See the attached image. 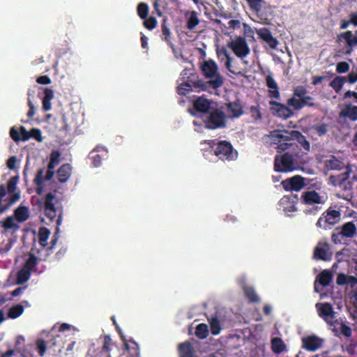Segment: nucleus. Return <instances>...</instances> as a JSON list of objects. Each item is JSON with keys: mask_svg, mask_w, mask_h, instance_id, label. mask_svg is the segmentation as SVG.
<instances>
[{"mask_svg": "<svg viewBox=\"0 0 357 357\" xmlns=\"http://www.w3.org/2000/svg\"><path fill=\"white\" fill-rule=\"evenodd\" d=\"M301 203L305 206H312L311 208H305L303 213L305 215H316L321 210V207L319 204H324L325 199L323 195H321L314 190L304 191L301 193Z\"/></svg>", "mask_w": 357, "mask_h": 357, "instance_id": "f257e3e1", "label": "nucleus"}, {"mask_svg": "<svg viewBox=\"0 0 357 357\" xmlns=\"http://www.w3.org/2000/svg\"><path fill=\"white\" fill-rule=\"evenodd\" d=\"M342 213L330 206L324 211L319 218L316 227L324 230L331 229L341 221Z\"/></svg>", "mask_w": 357, "mask_h": 357, "instance_id": "f03ea898", "label": "nucleus"}, {"mask_svg": "<svg viewBox=\"0 0 357 357\" xmlns=\"http://www.w3.org/2000/svg\"><path fill=\"white\" fill-rule=\"evenodd\" d=\"M292 130H273L270 132L268 137L271 144L278 145V151L282 152L293 145L289 142L292 140Z\"/></svg>", "mask_w": 357, "mask_h": 357, "instance_id": "7ed1b4c3", "label": "nucleus"}, {"mask_svg": "<svg viewBox=\"0 0 357 357\" xmlns=\"http://www.w3.org/2000/svg\"><path fill=\"white\" fill-rule=\"evenodd\" d=\"M205 128L215 130L226 127V114L220 109L215 108L206 114L202 119Z\"/></svg>", "mask_w": 357, "mask_h": 357, "instance_id": "20e7f679", "label": "nucleus"}, {"mask_svg": "<svg viewBox=\"0 0 357 357\" xmlns=\"http://www.w3.org/2000/svg\"><path fill=\"white\" fill-rule=\"evenodd\" d=\"M356 234L357 227L354 222H347L333 230L331 241L335 245H340L343 239L353 238Z\"/></svg>", "mask_w": 357, "mask_h": 357, "instance_id": "39448f33", "label": "nucleus"}, {"mask_svg": "<svg viewBox=\"0 0 357 357\" xmlns=\"http://www.w3.org/2000/svg\"><path fill=\"white\" fill-rule=\"evenodd\" d=\"M273 169L277 172H289L295 170L296 164L294 155L289 152L276 155Z\"/></svg>", "mask_w": 357, "mask_h": 357, "instance_id": "423d86ee", "label": "nucleus"}, {"mask_svg": "<svg viewBox=\"0 0 357 357\" xmlns=\"http://www.w3.org/2000/svg\"><path fill=\"white\" fill-rule=\"evenodd\" d=\"M54 199L55 195L52 192L47 193L45 197L43 210L45 215L50 219V222L56 219V224L59 227L62 222V212H58L54 203Z\"/></svg>", "mask_w": 357, "mask_h": 357, "instance_id": "0eeeda50", "label": "nucleus"}, {"mask_svg": "<svg viewBox=\"0 0 357 357\" xmlns=\"http://www.w3.org/2000/svg\"><path fill=\"white\" fill-rule=\"evenodd\" d=\"M214 154L222 160H234L238 155L231 144L227 141H220L217 144Z\"/></svg>", "mask_w": 357, "mask_h": 357, "instance_id": "6e6552de", "label": "nucleus"}, {"mask_svg": "<svg viewBox=\"0 0 357 357\" xmlns=\"http://www.w3.org/2000/svg\"><path fill=\"white\" fill-rule=\"evenodd\" d=\"M343 40L346 43V45L344 47L343 54L345 55H350L354 47L357 46V29L355 31L354 34L351 31H345L344 32L337 35V42L340 43Z\"/></svg>", "mask_w": 357, "mask_h": 357, "instance_id": "1a4fd4ad", "label": "nucleus"}, {"mask_svg": "<svg viewBox=\"0 0 357 357\" xmlns=\"http://www.w3.org/2000/svg\"><path fill=\"white\" fill-rule=\"evenodd\" d=\"M227 46L232 50L234 54L240 59L247 56L250 52V47L244 38L238 36L234 40L227 43Z\"/></svg>", "mask_w": 357, "mask_h": 357, "instance_id": "9d476101", "label": "nucleus"}, {"mask_svg": "<svg viewBox=\"0 0 357 357\" xmlns=\"http://www.w3.org/2000/svg\"><path fill=\"white\" fill-rule=\"evenodd\" d=\"M305 178L301 175L296 174L282 181V187L286 191H301L305 185Z\"/></svg>", "mask_w": 357, "mask_h": 357, "instance_id": "9b49d317", "label": "nucleus"}, {"mask_svg": "<svg viewBox=\"0 0 357 357\" xmlns=\"http://www.w3.org/2000/svg\"><path fill=\"white\" fill-rule=\"evenodd\" d=\"M328 321L326 323L329 325L330 329L334 333L335 335L338 336L341 333L346 337L351 336L352 331L349 326H346L344 324L335 318L330 319V320Z\"/></svg>", "mask_w": 357, "mask_h": 357, "instance_id": "f8f14e48", "label": "nucleus"}, {"mask_svg": "<svg viewBox=\"0 0 357 357\" xmlns=\"http://www.w3.org/2000/svg\"><path fill=\"white\" fill-rule=\"evenodd\" d=\"M44 174V169L40 168L38 169L34 180L33 183L36 185V192L38 195H41L43 187H44V181H50L52 179L54 174V169H49L47 167V170L46 172L45 176Z\"/></svg>", "mask_w": 357, "mask_h": 357, "instance_id": "ddd939ff", "label": "nucleus"}, {"mask_svg": "<svg viewBox=\"0 0 357 357\" xmlns=\"http://www.w3.org/2000/svg\"><path fill=\"white\" fill-rule=\"evenodd\" d=\"M301 348L308 351H316L321 348L323 340L317 335H312L301 338Z\"/></svg>", "mask_w": 357, "mask_h": 357, "instance_id": "4468645a", "label": "nucleus"}, {"mask_svg": "<svg viewBox=\"0 0 357 357\" xmlns=\"http://www.w3.org/2000/svg\"><path fill=\"white\" fill-rule=\"evenodd\" d=\"M223 84V79L221 76H217L215 79L204 82L202 79H198L193 82V85L195 88H199L202 91H206L208 88L211 87L217 89L222 86Z\"/></svg>", "mask_w": 357, "mask_h": 357, "instance_id": "2eb2a0df", "label": "nucleus"}, {"mask_svg": "<svg viewBox=\"0 0 357 357\" xmlns=\"http://www.w3.org/2000/svg\"><path fill=\"white\" fill-rule=\"evenodd\" d=\"M257 34L259 38L265 42L270 48H277L279 42L277 38H274L268 28L262 27L257 29Z\"/></svg>", "mask_w": 357, "mask_h": 357, "instance_id": "dca6fc26", "label": "nucleus"}, {"mask_svg": "<svg viewBox=\"0 0 357 357\" xmlns=\"http://www.w3.org/2000/svg\"><path fill=\"white\" fill-rule=\"evenodd\" d=\"M287 105L292 107L296 110H299L305 106L314 107L315 103L312 97L306 95L302 99L296 98L288 99Z\"/></svg>", "mask_w": 357, "mask_h": 357, "instance_id": "f3484780", "label": "nucleus"}, {"mask_svg": "<svg viewBox=\"0 0 357 357\" xmlns=\"http://www.w3.org/2000/svg\"><path fill=\"white\" fill-rule=\"evenodd\" d=\"M218 65L217 63L213 61H206L202 64V73L205 76V77L213 79H215L217 76H221L218 72Z\"/></svg>", "mask_w": 357, "mask_h": 357, "instance_id": "a211bd4d", "label": "nucleus"}, {"mask_svg": "<svg viewBox=\"0 0 357 357\" xmlns=\"http://www.w3.org/2000/svg\"><path fill=\"white\" fill-rule=\"evenodd\" d=\"M340 119H348L352 122L357 121V106L345 105L339 114Z\"/></svg>", "mask_w": 357, "mask_h": 357, "instance_id": "6ab92c4d", "label": "nucleus"}, {"mask_svg": "<svg viewBox=\"0 0 357 357\" xmlns=\"http://www.w3.org/2000/svg\"><path fill=\"white\" fill-rule=\"evenodd\" d=\"M270 105L272 106L271 108L276 112L277 115L284 119L290 118L294 114L293 111L287 106L278 102L272 100L270 102Z\"/></svg>", "mask_w": 357, "mask_h": 357, "instance_id": "aec40b11", "label": "nucleus"}, {"mask_svg": "<svg viewBox=\"0 0 357 357\" xmlns=\"http://www.w3.org/2000/svg\"><path fill=\"white\" fill-rule=\"evenodd\" d=\"M319 315L324 319L325 321H328L330 319L335 318V312L330 303H325L317 305Z\"/></svg>", "mask_w": 357, "mask_h": 357, "instance_id": "412c9836", "label": "nucleus"}, {"mask_svg": "<svg viewBox=\"0 0 357 357\" xmlns=\"http://www.w3.org/2000/svg\"><path fill=\"white\" fill-rule=\"evenodd\" d=\"M294 199H298V196L296 195L294 197L289 195L283 196L280 204L284 211L294 212L297 211L296 202Z\"/></svg>", "mask_w": 357, "mask_h": 357, "instance_id": "4be33fe9", "label": "nucleus"}, {"mask_svg": "<svg viewBox=\"0 0 357 357\" xmlns=\"http://www.w3.org/2000/svg\"><path fill=\"white\" fill-rule=\"evenodd\" d=\"M211 105V102L204 97H199L193 102L194 109L204 115L210 111Z\"/></svg>", "mask_w": 357, "mask_h": 357, "instance_id": "5701e85b", "label": "nucleus"}, {"mask_svg": "<svg viewBox=\"0 0 357 357\" xmlns=\"http://www.w3.org/2000/svg\"><path fill=\"white\" fill-rule=\"evenodd\" d=\"M105 149L102 146H97L89 153V159L92 161L94 167H100L102 159L105 154Z\"/></svg>", "mask_w": 357, "mask_h": 357, "instance_id": "b1692460", "label": "nucleus"}, {"mask_svg": "<svg viewBox=\"0 0 357 357\" xmlns=\"http://www.w3.org/2000/svg\"><path fill=\"white\" fill-rule=\"evenodd\" d=\"M324 165L328 170H342L344 167L342 160L336 158L334 155L328 156L324 162Z\"/></svg>", "mask_w": 357, "mask_h": 357, "instance_id": "393cba45", "label": "nucleus"}, {"mask_svg": "<svg viewBox=\"0 0 357 357\" xmlns=\"http://www.w3.org/2000/svg\"><path fill=\"white\" fill-rule=\"evenodd\" d=\"M220 54L223 55L225 58V66L227 69V70L235 75H242V73L241 70H237L235 69L232 66V62L234 61L233 58L230 56L229 52H227V49L225 47H222L220 49Z\"/></svg>", "mask_w": 357, "mask_h": 357, "instance_id": "a878e982", "label": "nucleus"}, {"mask_svg": "<svg viewBox=\"0 0 357 357\" xmlns=\"http://www.w3.org/2000/svg\"><path fill=\"white\" fill-rule=\"evenodd\" d=\"M227 108L234 119L240 118L243 112L242 104L239 100L229 102L227 104Z\"/></svg>", "mask_w": 357, "mask_h": 357, "instance_id": "bb28decb", "label": "nucleus"}, {"mask_svg": "<svg viewBox=\"0 0 357 357\" xmlns=\"http://www.w3.org/2000/svg\"><path fill=\"white\" fill-rule=\"evenodd\" d=\"M333 275L331 271L328 270L322 271L318 275L317 279L315 280L314 283V290L317 292H319V290L317 287V282L319 281V284L322 287H327L330 284L331 281L332 280Z\"/></svg>", "mask_w": 357, "mask_h": 357, "instance_id": "cd10ccee", "label": "nucleus"}, {"mask_svg": "<svg viewBox=\"0 0 357 357\" xmlns=\"http://www.w3.org/2000/svg\"><path fill=\"white\" fill-rule=\"evenodd\" d=\"M72 172V167L70 164L66 163L62 165L57 171L58 179L60 183L66 182Z\"/></svg>", "mask_w": 357, "mask_h": 357, "instance_id": "c85d7f7f", "label": "nucleus"}, {"mask_svg": "<svg viewBox=\"0 0 357 357\" xmlns=\"http://www.w3.org/2000/svg\"><path fill=\"white\" fill-rule=\"evenodd\" d=\"M54 98V91L50 88L44 89V97L42 100V107L44 111H49L52 108L51 100Z\"/></svg>", "mask_w": 357, "mask_h": 357, "instance_id": "c756f323", "label": "nucleus"}, {"mask_svg": "<svg viewBox=\"0 0 357 357\" xmlns=\"http://www.w3.org/2000/svg\"><path fill=\"white\" fill-rule=\"evenodd\" d=\"M266 86L271 89L272 90L269 91V93L272 98H280V91H279V87L275 82V80L271 77V75H268L266 77Z\"/></svg>", "mask_w": 357, "mask_h": 357, "instance_id": "7c9ffc66", "label": "nucleus"}, {"mask_svg": "<svg viewBox=\"0 0 357 357\" xmlns=\"http://www.w3.org/2000/svg\"><path fill=\"white\" fill-rule=\"evenodd\" d=\"M292 140H296L302 146L304 151H309L310 149V142L306 139L302 132L298 130H292Z\"/></svg>", "mask_w": 357, "mask_h": 357, "instance_id": "2f4dec72", "label": "nucleus"}, {"mask_svg": "<svg viewBox=\"0 0 357 357\" xmlns=\"http://www.w3.org/2000/svg\"><path fill=\"white\" fill-rule=\"evenodd\" d=\"M178 350L180 357H194V350L189 341L180 343Z\"/></svg>", "mask_w": 357, "mask_h": 357, "instance_id": "473e14b6", "label": "nucleus"}, {"mask_svg": "<svg viewBox=\"0 0 357 357\" xmlns=\"http://www.w3.org/2000/svg\"><path fill=\"white\" fill-rule=\"evenodd\" d=\"M271 349L276 354H280L286 349V345L281 337L273 338L271 340Z\"/></svg>", "mask_w": 357, "mask_h": 357, "instance_id": "72a5a7b5", "label": "nucleus"}, {"mask_svg": "<svg viewBox=\"0 0 357 357\" xmlns=\"http://www.w3.org/2000/svg\"><path fill=\"white\" fill-rule=\"evenodd\" d=\"M38 263V257L33 253H30L22 268L31 273V272L36 268Z\"/></svg>", "mask_w": 357, "mask_h": 357, "instance_id": "f704fd0d", "label": "nucleus"}, {"mask_svg": "<svg viewBox=\"0 0 357 357\" xmlns=\"http://www.w3.org/2000/svg\"><path fill=\"white\" fill-rule=\"evenodd\" d=\"M243 292L245 296L252 303H257V302H260V298L252 287L245 286L243 287Z\"/></svg>", "mask_w": 357, "mask_h": 357, "instance_id": "c9c22d12", "label": "nucleus"}, {"mask_svg": "<svg viewBox=\"0 0 357 357\" xmlns=\"http://www.w3.org/2000/svg\"><path fill=\"white\" fill-rule=\"evenodd\" d=\"M15 218L19 222H25L29 218V211L26 206H19L14 212Z\"/></svg>", "mask_w": 357, "mask_h": 357, "instance_id": "e433bc0d", "label": "nucleus"}, {"mask_svg": "<svg viewBox=\"0 0 357 357\" xmlns=\"http://www.w3.org/2000/svg\"><path fill=\"white\" fill-rule=\"evenodd\" d=\"M349 176V172H345L337 175H331L330 181L333 183L334 185H342L346 181L348 180Z\"/></svg>", "mask_w": 357, "mask_h": 357, "instance_id": "4c0bfd02", "label": "nucleus"}, {"mask_svg": "<svg viewBox=\"0 0 357 357\" xmlns=\"http://www.w3.org/2000/svg\"><path fill=\"white\" fill-rule=\"evenodd\" d=\"M50 231L49 229L44 227L39 228L38 241H39V245L41 247L45 248L47 245V241L50 236Z\"/></svg>", "mask_w": 357, "mask_h": 357, "instance_id": "58836bf2", "label": "nucleus"}, {"mask_svg": "<svg viewBox=\"0 0 357 357\" xmlns=\"http://www.w3.org/2000/svg\"><path fill=\"white\" fill-rule=\"evenodd\" d=\"M162 40L167 42V44L172 45V43L171 41V31L167 23L166 20H163L162 22Z\"/></svg>", "mask_w": 357, "mask_h": 357, "instance_id": "ea45409f", "label": "nucleus"}, {"mask_svg": "<svg viewBox=\"0 0 357 357\" xmlns=\"http://www.w3.org/2000/svg\"><path fill=\"white\" fill-rule=\"evenodd\" d=\"M199 22L197 13L195 11H192L187 17L186 28L192 30L199 24Z\"/></svg>", "mask_w": 357, "mask_h": 357, "instance_id": "a19ab883", "label": "nucleus"}, {"mask_svg": "<svg viewBox=\"0 0 357 357\" xmlns=\"http://www.w3.org/2000/svg\"><path fill=\"white\" fill-rule=\"evenodd\" d=\"M328 245L324 244V247L317 246L314 249V256L318 260H327V249Z\"/></svg>", "mask_w": 357, "mask_h": 357, "instance_id": "79ce46f5", "label": "nucleus"}, {"mask_svg": "<svg viewBox=\"0 0 357 357\" xmlns=\"http://www.w3.org/2000/svg\"><path fill=\"white\" fill-rule=\"evenodd\" d=\"M345 82V77L337 76L330 82L329 86H331L336 92H339L342 89Z\"/></svg>", "mask_w": 357, "mask_h": 357, "instance_id": "37998d69", "label": "nucleus"}, {"mask_svg": "<svg viewBox=\"0 0 357 357\" xmlns=\"http://www.w3.org/2000/svg\"><path fill=\"white\" fill-rule=\"evenodd\" d=\"M149 12V7L146 3L139 2L137 8V13L141 20H145L148 17Z\"/></svg>", "mask_w": 357, "mask_h": 357, "instance_id": "c03bdc74", "label": "nucleus"}, {"mask_svg": "<svg viewBox=\"0 0 357 357\" xmlns=\"http://www.w3.org/2000/svg\"><path fill=\"white\" fill-rule=\"evenodd\" d=\"M24 312V307L21 305H16L10 307L8 312V317L11 319L19 317Z\"/></svg>", "mask_w": 357, "mask_h": 357, "instance_id": "a18cd8bd", "label": "nucleus"}, {"mask_svg": "<svg viewBox=\"0 0 357 357\" xmlns=\"http://www.w3.org/2000/svg\"><path fill=\"white\" fill-rule=\"evenodd\" d=\"M61 153L59 151H53L50 154V162L47 167L49 169H54L60 162Z\"/></svg>", "mask_w": 357, "mask_h": 357, "instance_id": "49530a36", "label": "nucleus"}, {"mask_svg": "<svg viewBox=\"0 0 357 357\" xmlns=\"http://www.w3.org/2000/svg\"><path fill=\"white\" fill-rule=\"evenodd\" d=\"M31 273L22 268L17 275V283L18 284H23L26 282L31 277Z\"/></svg>", "mask_w": 357, "mask_h": 357, "instance_id": "de8ad7c7", "label": "nucleus"}, {"mask_svg": "<svg viewBox=\"0 0 357 357\" xmlns=\"http://www.w3.org/2000/svg\"><path fill=\"white\" fill-rule=\"evenodd\" d=\"M211 332L213 335H218L221 331V324L218 317H213L210 321Z\"/></svg>", "mask_w": 357, "mask_h": 357, "instance_id": "09e8293b", "label": "nucleus"}, {"mask_svg": "<svg viewBox=\"0 0 357 357\" xmlns=\"http://www.w3.org/2000/svg\"><path fill=\"white\" fill-rule=\"evenodd\" d=\"M195 335L200 339H204L208 335V328L206 324H201L196 327Z\"/></svg>", "mask_w": 357, "mask_h": 357, "instance_id": "8fccbe9b", "label": "nucleus"}, {"mask_svg": "<svg viewBox=\"0 0 357 357\" xmlns=\"http://www.w3.org/2000/svg\"><path fill=\"white\" fill-rule=\"evenodd\" d=\"M2 227L5 229H19V225L15 223V219L13 216H8L5 218L3 222H2Z\"/></svg>", "mask_w": 357, "mask_h": 357, "instance_id": "3c124183", "label": "nucleus"}, {"mask_svg": "<svg viewBox=\"0 0 357 357\" xmlns=\"http://www.w3.org/2000/svg\"><path fill=\"white\" fill-rule=\"evenodd\" d=\"M250 8L256 13H259L261 10V7L263 5L261 4L264 1L263 0H246Z\"/></svg>", "mask_w": 357, "mask_h": 357, "instance_id": "603ef678", "label": "nucleus"}, {"mask_svg": "<svg viewBox=\"0 0 357 357\" xmlns=\"http://www.w3.org/2000/svg\"><path fill=\"white\" fill-rule=\"evenodd\" d=\"M158 21L154 17H149L143 20V26L149 30H152L157 26Z\"/></svg>", "mask_w": 357, "mask_h": 357, "instance_id": "864d4df0", "label": "nucleus"}, {"mask_svg": "<svg viewBox=\"0 0 357 357\" xmlns=\"http://www.w3.org/2000/svg\"><path fill=\"white\" fill-rule=\"evenodd\" d=\"M307 89L303 86H297L294 88V93L292 98L302 99L307 94Z\"/></svg>", "mask_w": 357, "mask_h": 357, "instance_id": "5fc2aeb1", "label": "nucleus"}, {"mask_svg": "<svg viewBox=\"0 0 357 357\" xmlns=\"http://www.w3.org/2000/svg\"><path fill=\"white\" fill-rule=\"evenodd\" d=\"M191 90L192 86L188 82L182 83L177 87L178 94H179L181 96H186L188 93V92Z\"/></svg>", "mask_w": 357, "mask_h": 357, "instance_id": "6e6d98bb", "label": "nucleus"}, {"mask_svg": "<svg viewBox=\"0 0 357 357\" xmlns=\"http://www.w3.org/2000/svg\"><path fill=\"white\" fill-rule=\"evenodd\" d=\"M18 181H19L18 176H14L13 177L10 178V179L8 182V185H7V189H8V193H13V192H15V190L17 189V184L18 183Z\"/></svg>", "mask_w": 357, "mask_h": 357, "instance_id": "4d7b16f0", "label": "nucleus"}, {"mask_svg": "<svg viewBox=\"0 0 357 357\" xmlns=\"http://www.w3.org/2000/svg\"><path fill=\"white\" fill-rule=\"evenodd\" d=\"M250 112L251 117L255 121L261 120V112L259 105L257 106H251L250 108Z\"/></svg>", "mask_w": 357, "mask_h": 357, "instance_id": "13d9d810", "label": "nucleus"}, {"mask_svg": "<svg viewBox=\"0 0 357 357\" xmlns=\"http://www.w3.org/2000/svg\"><path fill=\"white\" fill-rule=\"evenodd\" d=\"M28 99H27V105L29 107V109L27 112V116L29 119H32L33 116L35 115V107L30 98V97L32 96L31 90H29L27 92Z\"/></svg>", "mask_w": 357, "mask_h": 357, "instance_id": "bf43d9fd", "label": "nucleus"}, {"mask_svg": "<svg viewBox=\"0 0 357 357\" xmlns=\"http://www.w3.org/2000/svg\"><path fill=\"white\" fill-rule=\"evenodd\" d=\"M8 203L4 206H8V208L16 203L20 199V192H14L13 193H8Z\"/></svg>", "mask_w": 357, "mask_h": 357, "instance_id": "052dcab7", "label": "nucleus"}, {"mask_svg": "<svg viewBox=\"0 0 357 357\" xmlns=\"http://www.w3.org/2000/svg\"><path fill=\"white\" fill-rule=\"evenodd\" d=\"M36 345L38 351L39 356H44L47 349L45 341L43 339H38L36 342Z\"/></svg>", "mask_w": 357, "mask_h": 357, "instance_id": "680f3d73", "label": "nucleus"}, {"mask_svg": "<svg viewBox=\"0 0 357 357\" xmlns=\"http://www.w3.org/2000/svg\"><path fill=\"white\" fill-rule=\"evenodd\" d=\"M313 129L317 132L319 136H323L328 131V125L320 123L313 126Z\"/></svg>", "mask_w": 357, "mask_h": 357, "instance_id": "e2e57ef3", "label": "nucleus"}, {"mask_svg": "<svg viewBox=\"0 0 357 357\" xmlns=\"http://www.w3.org/2000/svg\"><path fill=\"white\" fill-rule=\"evenodd\" d=\"M349 69V65L345 61L338 63L336 66V70L337 73H346Z\"/></svg>", "mask_w": 357, "mask_h": 357, "instance_id": "0e129e2a", "label": "nucleus"}, {"mask_svg": "<svg viewBox=\"0 0 357 357\" xmlns=\"http://www.w3.org/2000/svg\"><path fill=\"white\" fill-rule=\"evenodd\" d=\"M29 134H30V138H33L38 142L42 141L41 131L40 130L39 128H32L30 130Z\"/></svg>", "mask_w": 357, "mask_h": 357, "instance_id": "69168bd1", "label": "nucleus"}, {"mask_svg": "<svg viewBox=\"0 0 357 357\" xmlns=\"http://www.w3.org/2000/svg\"><path fill=\"white\" fill-rule=\"evenodd\" d=\"M10 137L16 142L20 141V132L15 127H12L10 130Z\"/></svg>", "mask_w": 357, "mask_h": 357, "instance_id": "338daca9", "label": "nucleus"}, {"mask_svg": "<svg viewBox=\"0 0 357 357\" xmlns=\"http://www.w3.org/2000/svg\"><path fill=\"white\" fill-rule=\"evenodd\" d=\"M348 278L349 275H347L344 273H340L337 277V284L338 285H344L348 284Z\"/></svg>", "mask_w": 357, "mask_h": 357, "instance_id": "774afa93", "label": "nucleus"}]
</instances>
